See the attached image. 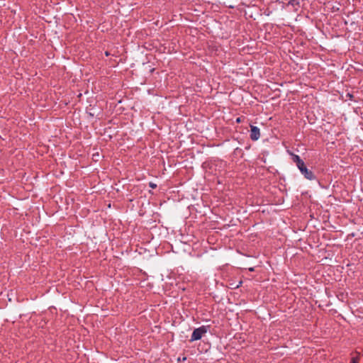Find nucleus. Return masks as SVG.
<instances>
[{
	"label": "nucleus",
	"instance_id": "1",
	"mask_svg": "<svg viewBox=\"0 0 363 363\" xmlns=\"http://www.w3.org/2000/svg\"><path fill=\"white\" fill-rule=\"evenodd\" d=\"M206 332L207 328L204 326L195 329L192 333L191 341L200 340Z\"/></svg>",
	"mask_w": 363,
	"mask_h": 363
},
{
	"label": "nucleus",
	"instance_id": "2",
	"mask_svg": "<svg viewBox=\"0 0 363 363\" xmlns=\"http://www.w3.org/2000/svg\"><path fill=\"white\" fill-rule=\"evenodd\" d=\"M297 167L306 179H312L313 178V173L306 168L303 162V165L298 164Z\"/></svg>",
	"mask_w": 363,
	"mask_h": 363
},
{
	"label": "nucleus",
	"instance_id": "3",
	"mask_svg": "<svg viewBox=\"0 0 363 363\" xmlns=\"http://www.w3.org/2000/svg\"><path fill=\"white\" fill-rule=\"evenodd\" d=\"M251 133H250V138L252 140H257L260 137V132L259 129L254 125H251Z\"/></svg>",
	"mask_w": 363,
	"mask_h": 363
},
{
	"label": "nucleus",
	"instance_id": "4",
	"mask_svg": "<svg viewBox=\"0 0 363 363\" xmlns=\"http://www.w3.org/2000/svg\"><path fill=\"white\" fill-rule=\"evenodd\" d=\"M293 160L294 162L296 163V165L298 166V164H301L303 165V160H301V158L298 156V155H293Z\"/></svg>",
	"mask_w": 363,
	"mask_h": 363
},
{
	"label": "nucleus",
	"instance_id": "5",
	"mask_svg": "<svg viewBox=\"0 0 363 363\" xmlns=\"http://www.w3.org/2000/svg\"><path fill=\"white\" fill-rule=\"evenodd\" d=\"M149 186H150V187H151L152 189H155V188H156V187H157V184H154V183H152V182H150V183L149 184Z\"/></svg>",
	"mask_w": 363,
	"mask_h": 363
},
{
	"label": "nucleus",
	"instance_id": "6",
	"mask_svg": "<svg viewBox=\"0 0 363 363\" xmlns=\"http://www.w3.org/2000/svg\"><path fill=\"white\" fill-rule=\"evenodd\" d=\"M356 362H357L356 359L354 357L352 358V363H356Z\"/></svg>",
	"mask_w": 363,
	"mask_h": 363
},
{
	"label": "nucleus",
	"instance_id": "7",
	"mask_svg": "<svg viewBox=\"0 0 363 363\" xmlns=\"http://www.w3.org/2000/svg\"><path fill=\"white\" fill-rule=\"evenodd\" d=\"M241 121L240 118H237V122L240 123Z\"/></svg>",
	"mask_w": 363,
	"mask_h": 363
}]
</instances>
